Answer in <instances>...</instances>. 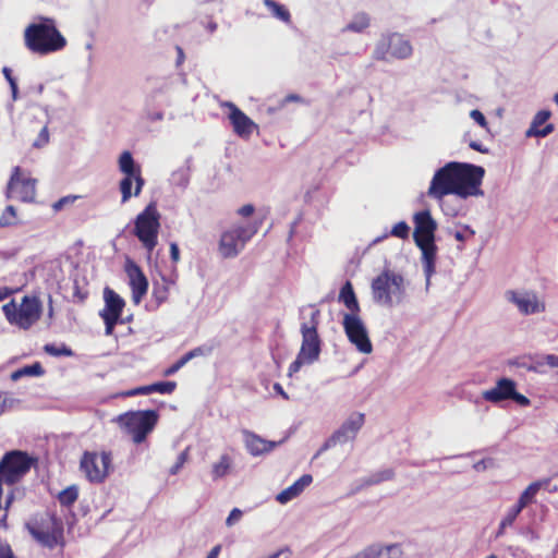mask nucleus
I'll return each mask as SVG.
<instances>
[{"instance_id":"27","label":"nucleus","mask_w":558,"mask_h":558,"mask_svg":"<svg viewBox=\"0 0 558 558\" xmlns=\"http://www.w3.org/2000/svg\"><path fill=\"white\" fill-rule=\"evenodd\" d=\"M338 301L349 310L348 314H360L361 307L351 281L347 280L340 289Z\"/></svg>"},{"instance_id":"20","label":"nucleus","mask_w":558,"mask_h":558,"mask_svg":"<svg viewBox=\"0 0 558 558\" xmlns=\"http://www.w3.org/2000/svg\"><path fill=\"white\" fill-rule=\"evenodd\" d=\"M226 106L230 109L229 119L234 133L240 137H250L257 125L234 104L227 102Z\"/></svg>"},{"instance_id":"14","label":"nucleus","mask_w":558,"mask_h":558,"mask_svg":"<svg viewBox=\"0 0 558 558\" xmlns=\"http://www.w3.org/2000/svg\"><path fill=\"white\" fill-rule=\"evenodd\" d=\"M105 307L100 311L99 315L105 323V332L107 336L113 332V329L120 320L123 307L125 306L124 300L110 288L104 290Z\"/></svg>"},{"instance_id":"62","label":"nucleus","mask_w":558,"mask_h":558,"mask_svg":"<svg viewBox=\"0 0 558 558\" xmlns=\"http://www.w3.org/2000/svg\"><path fill=\"white\" fill-rule=\"evenodd\" d=\"M0 558H14V554L10 545L0 541Z\"/></svg>"},{"instance_id":"53","label":"nucleus","mask_w":558,"mask_h":558,"mask_svg":"<svg viewBox=\"0 0 558 558\" xmlns=\"http://www.w3.org/2000/svg\"><path fill=\"white\" fill-rule=\"evenodd\" d=\"M470 117L482 128L487 129V120L485 116L477 109H474L470 112Z\"/></svg>"},{"instance_id":"47","label":"nucleus","mask_w":558,"mask_h":558,"mask_svg":"<svg viewBox=\"0 0 558 558\" xmlns=\"http://www.w3.org/2000/svg\"><path fill=\"white\" fill-rule=\"evenodd\" d=\"M191 360L189 359L187 354H183L175 363H173L171 366H169L167 369H165L163 375L165 376H172L174 375L179 369H181L186 363H189Z\"/></svg>"},{"instance_id":"26","label":"nucleus","mask_w":558,"mask_h":558,"mask_svg":"<svg viewBox=\"0 0 558 558\" xmlns=\"http://www.w3.org/2000/svg\"><path fill=\"white\" fill-rule=\"evenodd\" d=\"M389 40L391 41L390 56L392 58L402 60L412 54V46L402 35L397 33L389 34Z\"/></svg>"},{"instance_id":"43","label":"nucleus","mask_w":558,"mask_h":558,"mask_svg":"<svg viewBox=\"0 0 558 558\" xmlns=\"http://www.w3.org/2000/svg\"><path fill=\"white\" fill-rule=\"evenodd\" d=\"M409 225L405 221H399L392 227L389 234L399 239H407L409 236Z\"/></svg>"},{"instance_id":"34","label":"nucleus","mask_w":558,"mask_h":558,"mask_svg":"<svg viewBox=\"0 0 558 558\" xmlns=\"http://www.w3.org/2000/svg\"><path fill=\"white\" fill-rule=\"evenodd\" d=\"M390 47L391 41L389 40V34L381 35L373 51V58L378 61L388 60V56L390 54L391 51Z\"/></svg>"},{"instance_id":"28","label":"nucleus","mask_w":558,"mask_h":558,"mask_svg":"<svg viewBox=\"0 0 558 558\" xmlns=\"http://www.w3.org/2000/svg\"><path fill=\"white\" fill-rule=\"evenodd\" d=\"M369 558H400L402 549L399 544H391L383 546L380 544H373L367 547Z\"/></svg>"},{"instance_id":"46","label":"nucleus","mask_w":558,"mask_h":558,"mask_svg":"<svg viewBox=\"0 0 558 558\" xmlns=\"http://www.w3.org/2000/svg\"><path fill=\"white\" fill-rule=\"evenodd\" d=\"M314 362L306 356L298 353L296 359L289 366V375L298 373L304 364L311 365Z\"/></svg>"},{"instance_id":"11","label":"nucleus","mask_w":558,"mask_h":558,"mask_svg":"<svg viewBox=\"0 0 558 558\" xmlns=\"http://www.w3.org/2000/svg\"><path fill=\"white\" fill-rule=\"evenodd\" d=\"M458 161H450L436 170L428 189V196L435 199H442L447 195H456V179Z\"/></svg>"},{"instance_id":"64","label":"nucleus","mask_w":558,"mask_h":558,"mask_svg":"<svg viewBox=\"0 0 558 558\" xmlns=\"http://www.w3.org/2000/svg\"><path fill=\"white\" fill-rule=\"evenodd\" d=\"M2 74L9 83L10 87L17 84L16 78L12 75V70L10 68L4 66L2 69Z\"/></svg>"},{"instance_id":"30","label":"nucleus","mask_w":558,"mask_h":558,"mask_svg":"<svg viewBox=\"0 0 558 558\" xmlns=\"http://www.w3.org/2000/svg\"><path fill=\"white\" fill-rule=\"evenodd\" d=\"M371 25V16L366 12L355 13L351 21L341 29L342 33H356L361 34Z\"/></svg>"},{"instance_id":"58","label":"nucleus","mask_w":558,"mask_h":558,"mask_svg":"<svg viewBox=\"0 0 558 558\" xmlns=\"http://www.w3.org/2000/svg\"><path fill=\"white\" fill-rule=\"evenodd\" d=\"M339 445L337 442V440L333 438V436L331 435L330 437H328L325 442L322 445V447L319 448V450L316 452L315 457L314 458H317L318 456H320L323 452L329 450L330 448L335 447Z\"/></svg>"},{"instance_id":"6","label":"nucleus","mask_w":558,"mask_h":558,"mask_svg":"<svg viewBox=\"0 0 558 558\" xmlns=\"http://www.w3.org/2000/svg\"><path fill=\"white\" fill-rule=\"evenodd\" d=\"M485 169L473 163L459 162L456 179V195L462 199L470 196H483L481 184Z\"/></svg>"},{"instance_id":"7","label":"nucleus","mask_w":558,"mask_h":558,"mask_svg":"<svg viewBox=\"0 0 558 558\" xmlns=\"http://www.w3.org/2000/svg\"><path fill=\"white\" fill-rule=\"evenodd\" d=\"M35 460L21 450H12L0 460V482L8 485L17 483L32 468Z\"/></svg>"},{"instance_id":"18","label":"nucleus","mask_w":558,"mask_h":558,"mask_svg":"<svg viewBox=\"0 0 558 558\" xmlns=\"http://www.w3.org/2000/svg\"><path fill=\"white\" fill-rule=\"evenodd\" d=\"M365 423V415L353 412L331 435L339 445L353 441Z\"/></svg>"},{"instance_id":"63","label":"nucleus","mask_w":558,"mask_h":558,"mask_svg":"<svg viewBox=\"0 0 558 558\" xmlns=\"http://www.w3.org/2000/svg\"><path fill=\"white\" fill-rule=\"evenodd\" d=\"M170 258L173 263L180 260V250L175 242L170 243Z\"/></svg>"},{"instance_id":"23","label":"nucleus","mask_w":558,"mask_h":558,"mask_svg":"<svg viewBox=\"0 0 558 558\" xmlns=\"http://www.w3.org/2000/svg\"><path fill=\"white\" fill-rule=\"evenodd\" d=\"M510 295L509 300L513 302L519 311L522 314L529 315V314H535L539 313L544 310V306H542L538 301L537 296L534 293L529 292H514L510 291L508 292Z\"/></svg>"},{"instance_id":"55","label":"nucleus","mask_w":558,"mask_h":558,"mask_svg":"<svg viewBox=\"0 0 558 558\" xmlns=\"http://www.w3.org/2000/svg\"><path fill=\"white\" fill-rule=\"evenodd\" d=\"M76 199V196H64L53 203L52 208L54 211L61 210L64 206L72 204Z\"/></svg>"},{"instance_id":"33","label":"nucleus","mask_w":558,"mask_h":558,"mask_svg":"<svg viewBox=\"0 0 558 558\" xmlns=\"http://www.w3.org/2000/svg\"><path fill=\"white\" fill-rule=\"evenodd\" d=\"M45 374V369L39 362H35L31 365H25L11 374V379L13 381L20 380L25 376L39 377Z\"/></svg>"},{"instance_id":"5","label":"nucleus","mask_w":558,"mask_h":558,"mask_svg":"<svg viewBox=\"0 0 558 558\" xmlns=\"http://www.w3.org/2000/svg\"><path fill=\"white\" fill-rule=\"evenodd\" d=\"M2 311L11 325L27 330L40 318L43 306L37 298L25 295L20 306L11 300L2 306Z\"/></svg>"},{"instance_id":"21","label":"nucleus","mask_w":558,"mask_h":558,"mask_svg":"<svg viewBox=\"0 0 558 558\" xmlns=\"http://www.w3.org/2000/svg\"><path fill=\"white\" fill-rule=\"evenodd\" d=\"M422 252V266L426 279V290H428L430 286V279L436 274V258L438 247L435 242H422L420 244H415Z\"/></svg>"},{"instance_id":"59","label":"nucleus","mask_w":558,"mask_h":558,"mask_svg":"<svg viewBox=\"0 0 558 558\" xmlns=\"http://www.w3.org/2000/svg\"><path fill=\"white\" fill-rule=\"evenodd\" d=\"M339 445L337 442V440L333 438V436L331 435L330 437H328L325 442L322 445V447L319 448V450L316 452L315 457L314 458H317L318 456H320L323 452L329 450L330 448L335 447Z\"/></svg>"},{"instance_id":"19","label":"nucleus","mask_w":558,"mask_h":558,"mask_svg":"<svg viewBox=\"0 0 558 558\" xmlns=\"http://www.w3.org/2000/svg\"><path fill=\"white\" fill-rule=\"evenodd\" d=\"M168 97L166 90L160 87L154 89L147 97L145 102V114L147 120L151 122L161 121L163 119L162 107L168 106Z\"/></svg>"},{"instance_id":"16","label":"nucleus","mask_w":558,"mask_h":558,"mask_svg":"<svg viewBox=\"0 0 558 558\" xmlns=\"http://www.w3.org/2000/svg\"><path fill=\"white\" fill-rule=\"evenodd\" d=\"M243 437V444L245 449L252 457H259L266 453L271 452L275 448L284 442V439L279 441L267 440L256 433L243 428L241 430Z\"/></svg>"},{"instance_id":"35","label":"nucleus","mask_w":558,"mask_h":558,"mask_svg":"<svg viewBox=\"0 0 558 558\" xmlns=\"http://www.w3.org/2000/svg\"><path fill=\"white\" fill-rule=\"evenodd\" d=\"M264 4L270 10L276 19L287 24L291 22V14L283 4H280L275 0H264Z\"/></svg>"},{"instance_id":"9","label":"nucleus","mask_w":558,"mask_h":558,"mask_svg":"<svg viewBox=\"0 0 558 558\" xmlns=\"http://www.w3.org/2000/svg\"><path fill=\"white\" fill-rule=\"evenodd\" d=\"M257 232L255 225L236 226L222 232L218 251L223 258H234Z\"/></svg>"},{"instance_id":"61","label":"nucleus","mask_w":558,"mask_h":558,"mask_svg":"<svg viewBox=\"0 0 558 558\" xmlns=\"http://www.w3.org/2000/svg\"><path fill=\"white\" fill-rule=\"evenodd\" d=\"M515 403H518L521 407H527L530 405L531 401L527 397L517 391V388L514 389V393L512 395L511 399Z\"/></svg>"},{"instance_id":"48","label":"nucleus","mask_w":558,"mask_h":558,"mask_svg":"<svg viewBox=\"0 0 558 558\" xmlns=\"http://www.w3.org/2000/svg\"><path fill=\"white\" fill-rule=\"evenodd\" d=\"M19 403H20V400L14 398L12 395H10V393L2 395L1 393L0 404H1L2 411L11 410Z\"/></svg>"},{"instance_id":"8","label":"nucleus","mask_w":558,"mask_h":558,"mask_svg":"<svg viewBox=\"0 0 558 558\" xmlns=\"http://www.w3.org/2000/svg\"><path fill=\"white\" fill-rule=\"evenodd\" d=\"M308 308L312 310L310 320L303 322L300 327L302 343L299 353L316 362L322 352V339L318 335L320 311L312 304L308 305Z\"/></svg>"},{"instance_id":"10","label":"nucleus","mask_w":558,"mask_h":558,"mask_svg":"<svg viewBox=\"0 0 558 558\" xmlns=\"http://www.w3.org/2000/svg\"><path fill=\"white\" fill-rule=\"evenodd\" d=\"M81 471L92 484H101L108 477L112 468V454L110 451L83 453L80 461Z\"/></svg>"},{"instance_id":"50","label":"nucleus","mask_w":558,"mask_h":558,"mask_svg":"<svg viewBox=\"0 0 558 558\" xmlns=\"http://www.w3.org/2000/svg\"><path fill=\"white\" fill-rule=\"evenodd\" d=\"M189 449L183 450L177 458L175 463L170 468L169 472L171 475H175L182 469L187 460Z\"/></svg>"},{"instance_id":"51","label":"nucleus","mask_w":558,"mask_h":558,"mask_svg":"<svg viewBox=\"0 0 558 558\" xmlns=\"http://www.w3.org/2000/svg\"><path fill=\"white\" fill-rule=\"evenodd\" d=\"M49 142V133L47 126H44L39 132L37 138L34 141L33 146L35 148H41Z\"/></svg>"},{"instance_id":"17","label":"nucleus","mask_w":558,"mask_h":558,"mask_svg":"<svg viewBox=\"0 0 558 558\" xmlns=\"http://www.w3.org/2000/svg\"><path fill=\"white\" fill-rule=\"evenodd\" d=\"M125 272L132 290V300L135 304H140L147 293L148 280L140 266L131 259H128L125 263Z\"/></svg>"},{"instance_id":"12","label":"nucleus","mask_w":558,"mask_h":558,"mask_svg":"<svg viewBox=\"0 0 558 558\" xmlns=\"http://www.w3.org/2000/svg\"><path fill=\"white\" fill-rule=\"evenodd\" d=\"M342 326L349 341L355 345L357 351L364 354H368L373 351L367 328L361 319L360 314H343Z\"/></svg>"},{"instance_id":"41","label":"nucleus","mask_w":558,"mask_h":558,"mask_svg":"<svg viewBox=\"0 0 558 558\" xmlns=\"http://www.w3.org/2000/svg\"><path fill=\"white\" fill-rule=\"evenodd\" d=\"M16 223V209L9 205L0 217V227H10Z\"/></svg>"},{"instance_id":"29","label":"nucleus","mask_w":558,"mask_h":558,"mask_svg":"<svg viewBox=\"0 0 558 558\" xmlns=\"http://www.w3.org/2000/svg\"><path fill=\"white\" fill-rule=\"evenodd\" d=\"M191 161L192 158H187L185 163L174 170L170 175V183L181 190H185L190 183L191 178Z\"/></svg>"},{"instance_id":"49","label":"nucleus","mask_w":558,"mask_h":558,"mask_svg":"<svg viewBox=\"0 0 558 558\" xmlns=\"http://www.w3.org/2000/svg\"><path fill=\"white\" fill-rule=\"evenodd\" d=\"M213 348L209 345H201L192 349L191 351L186 352L190 360H193L198 356H207L211 354Z\"/></svg>"},{"instance_id":"45","label":"nucleus","mask_w":558,"mask_h":558,"mask_svg":"<svg viewBox=\"0 0 558 558\" xmlns=\"http://www.w3.org/2000/svg\"><path fill=\"white\" fill-rule=\"evenodd\" d=\"M151 385H153V392H159L162 395L172 393L177 387L175 381H158V383H154Z\"/></svg>"},{"instance_id":"54","label":"nucleus","mask_w":558,"mask_h":558,"mask_svg":"<svg viewBox=\"0 0 558 558\" xmlns=\"http://www.w3.org/2000/svg\"><path fill=\"white\" fill-rule=\"evenodd\" d=\"M149 393H153V385L136 387V388L128 391L125 393V396L133 397V396L149 395Z\"/></svg>"},{"instance_id":"13","label":"nucleus","mask_w":558,"mask_h":558,"mask_svg":"<svg viewBox=\"0 0 558 558\" xmlns=\"http://www.w3.org/2000/svg\"><path fill=\"white\" fill-rule=\"evenodd\" d=\"M36 196V180L23 177L19 166L14 167L7 185L5 197L15 198L24 203L34 202Z\"/></svg>"},{"instance_id":"3","label":"nucleus","mask_w":558,"mask_h":558,"mask_svg":"<svg viewBox=\"0 0 558 558\" xmlns=\"http://www.w3.org/2000/svg\"><path fill=\"white\" fill-rule=\"evenodd\" d=\"M160 214L154 202L149 203L134 220L133 234L148 253L153 252L158 242Z\"/></svg>"},{"instance_id":"39","label":"nucleus","mask_w":558,"mask_h":558,"mask_svg":"<svg viewBox=\"0 0 558 558\" xmlns=\"http://www.w3.org/2000/svg\"><path fill=\"white\" fill-rule=\"evenodd\" d=\"M551 117V112L549 110H539L533 118L529 129L525 131L526 137H533L531 133L534 131H538L541 125L545 124L547 120Z\"/></svg>"},{"instance_id":"60","label":"nucleus","mask_w":558,"mask_h":558,"mask_svg":"<svg viewBox=\"0 0 558 558\" xmlns=\"http://www.w3.org/2000/svg\"><path fill=\"white\" fill-rule=\"evenodd\" d=\"M242 514L243 513L239 508L232 509L226 520V525L232 526L236 521H239L241 519Z\"/></svg>"},{"instance_id":"24","label":"nucleus","mask_w":558,"mask_h":558,"mask_svg":"<svg viewBox=\"0 0 558 558\" xmlns=\"http://www.w3.org/2000/svg\"><path fill=\"white\" fill-rule=\"evenodd\" d=\"M312 482L313 476L311 474L302 475L292 485L280 492L277 495L276 500L281 505L288 504L289 501L301 495L303 490L312 484Z\"/></svg>"},{"instance_id":"15","label":"nucleus","mask_w":558,"mask_h":558,"mask_svg":"<svg viewBox=\"0 0 558 558\" xmlns=\"http://www.w3.org/2000/svg\"><path fill=\"white\" fill-rule=\"evenodd\" d=\"M413 240L415 244H420L422 242L436 241L435 232L437 230V222L432 217L430 211L428 209L416 213L413 217Z\"/></svg>"},{"instance_id":"52","label":"nucleus","mask_w":558,"mask_h":558,"mask_svg":"<svg viewBox=\"0 0 558 558\" xmlns=\"http://www.w3.org/2000/svg\"><path fill=\"white\" fill-rule=\"evenodd\" d=\"M29 532L31 534L33 535V537L35 539H37L38 542H40L41 544L44 545H48L49 544V533L45 532V531H40V530H37V529H34V527H31L29 529Z\"/></svg>"},{"instance_id":"57","label":"nucleus","mask_w":558,"mask_h":558,"mask_svg":"<svg viewBox=\"0 0 558 558\" xmlns=\"http://www.w3.org/2000/svg\"><path fill=\"white\" fill-rule=\"evenodd\" d=\"M493 464H494V460L492 458H485V459H482V460L477 461L476 463H474L473 469L476 472H483V471L487 470L488 468L493 466Z\"/></svg>"},{"instance_id":"44","label":"nucleus","mask_w":558,"mask_h":558,"mask_svg":"<svg viewBox=\"0 0 558 558\" xmlns=\"http://www.w3.org/2000/svg\"><path fill=\"white\" fill-rule=\"evenodd\" d=\"M462 206L461 204L456 201V203H451L450 201H444L441 203V209L444 214L448 217H457L460 214Z\"/></svg>"},{"instance_id":"22","label":"nucleus","mask_w":558,"mask_h":558,"mask_svg":"<svg viewBox=\"0 0 558 558\" xmlns=\"http://www.w3.org/2000/svg\"><path fill=\"white\" fill-rule=\"evenodd\" d=\"M517 385L514 380L502 377L497 380L496 386L489 390L483 392V398L486 401L493 403H499L505 400H510L512 395L514 393Z\"/></svg>"},{"instance_id":"38","label":"nucleus","mask_w":558,"mask_h":558,"mask_svg":"<svg viewBox=\"0 0 558 558\" xmlns=\"http://www.w3.org/2000/svg\"><path fill=\"white\" fill-rule=\"evenodd\" d=\"M78 498V488L76 485H71L61 490L58 495V500L63 507H71Z\"/></svg>"},{"instance_id":"4","label":"nucleus","mask_w":558,"mask_h":558,"mask_svg":"<svg viewBox=\"0 0 558 558\" xmlns=\"http://www.w3.org/2000/svg\"><path fill=\"white\" fill-rule=\"evenodd\" d=\"M159 415L155 410L145 411H129L120 414L117 417V422L123 427L126 433L132 435V439L135 444H142L150 434L157 422Z\"/></svg>"},{"instance_id":"2","label":"nucleus","mask_w":558,"mask_h":558,"mask_svg":"<svg viewBox=\"0 0 558 558\" xmlns=\"http://www.w3.org/2000/svg\"><path fill=\"white\" fill-rule=\"evenodd\" d=\"M371 288L373 301L388 307L393 306V298L400 303L405 293L403 276L388 269L373 279Z\"/></svg>"},{"instance_id":"25","label":"nucleus","mask_w":558,"mask_h":558,"mask_svg":"<svg viewBox=\"0 0 558 558\" xmlns=\"http://www.w3.org/2000/svg\"><path fill=\"white\" fill-rule=\"evenodd\" d=\"M145 184V180L142 174L137 175H124L120 181L119 189L122 194V203H126L132 195L138 196Z\"/></svg>"},{"instance_id":"37","label":"nucleus","mask_w":558,"mask_h":558,"mask_svg":"<svg viewBox=\"0 0 558 558\" xmlns=\"http://www.w3.org/2000/svg\"><path fill=\"white\" fill-rule=\"evenodd\" d=\"M395 477V471L392 469H385L371 474L363 482V486L377 485L381 482L390 481Z\"/></svg>"},{"instance_id":"31","label":"nucleus","mask_w":558,"mask_h":558,"mask_svg":"<svg viewBox=\"0 0 558 558\" xmlns=\"http://www.w3.org/2000/svg\"><path fill=\"white\" fill-rule=\"evenodd\" d=\"M119 170L124 175H137L141 173V167L137 165L129 150H124L119 157Z\"/></svg>"},{"instance_id":"40","label":"nucleus","mask_w":558,"mask_h":558,"mask_svg":"<svg viewBox=\"0 0 558 558\" xmlns=\"http://www.w3.org/2000/svg\"><path fill=\"white\" fill-rule=\"evenodd\" d=\"M44 351L51 356H73L74 352L66 344L62 343L57 345L54 343H47Z\"/></svg>"},{"instance_id":"42","label":"nucleus","mask_w":558,"mask_h":558,"mask_svg":"<svg viewBox=\"0 0 558 558\" xmlns=\"http://www.w3.org/2000/svg\"><path fill=\"white\" fill-rule=\"evenodd\" d=\"M163 282H166L165 277H162ZM153 296L157 301L158 304L162 303L168 298V287L166 283L159 284L158 282L154 283L153 287Z\"/></svg>"},{"instance_id":"1","label":"nucleus","mask_w":558,"mask_h":558,"mask_svg":"<svg viewBox=\"0 0 558 558\" xmlns=\"http://www.w3.org/2000/svg\"><path fill=\"white\" fill-rule=\"evenodd\" d=\"M24 45L32 53L47 56L62 50L66 39L52 17L40 15L24 29Z\"/></svg>"},{"instance_id":"56","label":"nucleus","mask_w":558,"mask_h":558,"mask_svg":"<svg viewBox=\"0 0 558 558\" xmlns=\"http://www.w3.org/2000/svg\"><path fill=\"white\" fill-rule=\"evenodd\" d=\"M554 131H555V125L553 123H547V124H545L544 128L539 129L536 132L533 131L531 134L534 135L533 137L544 138V137L548 136L549 134H551Z\"/></svg>"},{"instance_id":"32","label":"nucleus","mask_w":558,"mask_h":558,"mask_svg":"<svg viewBox=\"0 0 558 558\" xmlns=\"http://www.w3.org/2000/svg\"><path fill=\"white\" fill-rule=\"evenodd\" d=\"M550 481L551 480L549 477H547V478L538 480V481H535V482L531 483L521 493L519 498L522 499L526 504V506L533 504L535 501V497H536L537 493L542 488H546L549 485Z\"/></svg>"},{"instance_id":"36","label":"nucleus","mask_w":558,"mask_h":558,"mask_svg":"<svg viewBox=\"0 0 558 558\" xmlns=\"http://www.w3.org/2000/svg\"><path fill=\"white\" fill-rule=\"evenodd\" d=\"M232 464V459L229 454H222L220 460L213 464L211 475L213 480H218L227 475Z\"/></svg>"}]
</instances>
